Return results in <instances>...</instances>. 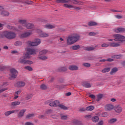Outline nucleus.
<instances>
[{
  "label": "nucleus",
  "mask_w": 125,
  "mask_h": 125,
  "mask_svg": "<svg viewBox=\"0 0 125 125\" xmlns=\"http://www.w3.org/2000/svg\"><path fill=\"white\" fill-rule=\"evenodd\" d=\"M80 35L79 34H74L68 37L66 39L67 44L72 45L75 42H77L80 40Z\"/></svg>",
  "instance_id": "nucleus-1"
},
{
  "label": "nucleus",
  "mask_w": 125,
  "mask_h": 125,
  "mask_svg": "<svg viewBox=\"0 0 125 125\" xmlns=\"http://www.w3.org/2000/svg\"><path fill=\"white\" fill-rule=\"evenodd\" d=\"M1 38H6L8 40H13L16 38V33L12 31H4L1 34Z\"/></svg>",
  "instance_id": "nucleus-2"
},
{
  "label": "nucleus",
  "mask_w": 125,
  "mask_h": 125,
  "mask_svg": "<svg viewBox=\"0 0 125 125\" xmlns=\"http://www.w3.org/2000/svg\"><path fill=\"white\" fill-rule=\"evenodd\" d=\"M114 38L113 41L115 42H120V43H125V36L121 34H114L113 35Z\"/></svg>",
  "instance_id": "nucleus-3"
},
{
  "label": "nucleus",
  "mask_w": 125,
  "mask_h": 125,
  "mask_svg": "<svg viewBox=\"0 0 125 125\" xmlns=\"http://www.w3.org/2000/svg\"><path fill=\"white\" fill-rule=\"evenodd\" d=\"M41 39H36L34 41H28L26 42V44L28 46H38L39 44H41Z\"/></svg>",
  "instance_id": "nucleus-4"
},
{
  "label": "nucleus",
  "mask_w": 125,
  "mask_h": 125,
  "mask_svg": "<svg viewBox=\"0 0 125 125\" xmlns=\"http://www.w3.org/2000/svg\"><path fill=\"white\" fill-rule=\"evenodd\" d=\"M26 50L30 55H35L38 51V49L34 48H27Z\"/></svg>",
  "instance_id": "nucleus-5"
},
{
  "label": "nucleus",
  "mask_w": 125,
  "mask_h": 125,
  "mask_svg": "<svg viewBox=\"0 0 125 125\" xmlns=\"http://www.w3.org/2000/svg\"><path fill=\"white\" fill-rule=\"evenodd\" d=\"M11 77L13 79H15L18 75V71L14 68H12L10 69Z\"/></svg>",
  "instance_id": "nucleus-6"
},
{
  "label": "nucleus",
  "mask_w": 125,
  "mask_h": 125,
  "mask_svg": "<svg viewBox=\"0 0 125 125\" xmlns=\"http://www.w3.org/2000/svg\"><path fill=\"white\" fill-rule=\"evenodd\" d=\"M36 32L39 34L41 38H47V37H48V34L42 32L40 29H37Z\"/></svg>",
  "instance_id": "nucleus-7"
},
{
  "label": "nucleus",
  "mask_w": 125,
  "mask_h": 125,
  "mask_svg": "<svg viewBox=\"0 0 125 125\" xmlns=\"http://www.w3.org/2000/svg\"><path fill=\"white\" fill-rule=\"evenodd\" d=\"M114 109L116 113L120 114L122 113V111H123V107H122L121 105H115L114 107Z\"/></svg>",
  "instance_id": "nucleus-8"
},
{
  "label": "nucleus",
  "mask_w": 125,
  "mask_h": 125,
  "mask_svg": "<svg viewBox=\"0 0 125 125\" xmlns=\"http://www.w3.org/2000/svg\"><path fill=\"white\" fill-rule=\"evenodd\" d=\"M3 8L2 6H0V15H3V16H8L9 13L6 11H2Z\"/></svg>",
  "instance_id": "nucleus-9"
},
{
  "label": "nucleus",
  "mask_w": 125,
  "mask_h": 125,
  "mask_svg": "<svg viewBox=\"0 0 125 125\" xmlns=\"http://www.w3.org/2000/svg\"><path fill=\"white\" fill-rule=\"evenodd\" d=\"M115 33L119 34V33H121L123 34V33L125 32V28L124 27H118L114 30Z\"/></svg>",
  "instance_id": "nucleus-10"
},
{
  "label": "nucleus",
  "mask_w": 125,
  "mask_h": 125,
  "mask_svg": "<svg viewBox=\"0 0 125 125\" xmlns=\"http://www.w3.org/2000/svg\"><path fill=\"white\" fill-rule=\"evenodd\" d=\"M31 35H32L31 32H25L21 34L20 37L21 39H23V38H28V37H29Z\"/></svg>",
  "instance_id": "nucleus-11"
},
{
  "label": "nucleus",
  "mask_w": 125,
  "mask_h": 125,
  "mask_svg": "<svg viewBox=\"0 0 125 125\" xmlns=\"http://www.w3.org/2000/svg\"><path fill=\"white\" fill-rule=\"evenodd\" d=\"M109 46L111 47H119V46H121V42H110L109 43Z\"/></svg>",
  "instance_id": "nucleus-12"
},
{
  "label": "nucleus",
  "mask_w": 125,
  "mask_h": 125,
  "mask_svg": "<svg viewBox=\"0 0 125 125\" xmlns=\"http://www.w3.org/2000/svg\"><path fill=\"white\" fill-rule=\"evenodd\" d=\"M26 109H21V110H20L18 114V117L19 119H21V118H22V117L24 116V114H25V112H26Z\"/></svg>",
  "instance_id": "nucleus-13"
},
{
  "label": "nucleus",
  "mask_w": 125,
  "mask_h": 125,
  "mask_svg": "<svg viewBox=\"0 0 125 125\" xmlns=\"http://www.w3.org/2000/svg\"><path fill=\"white\" fill-rule=\"evenodd\" d=\"M68 69L70 71H77L79 69V67L77 65H71L68 66Z\"/></svg>",
  "instance_id": "nucleus-14"
},
{
  "label": "nucleus",
  "mask_w": 125,
  "mask_h": 125,
  "mask_svg": "<svg viewBox=\"0 0 125 125\" xmlns=\"http://www.w3.org/2000/svg\"><path fill=\"white\" fill-rule=\"evenodd\" d=\"M17 85L18 87H23L26 85V83L23 81H19L17 82Z\"/></svg>",
  "instance_id": "nucleus-15"
},
{
  "label": "nucleus",
  "mask_w": 125,
  "mask_h": 125,
  "mask_svg": "<svg viewBox=\"0 0 125 125\" xmlns=\"http://www.w3.org/2000/svg\"><path fill=\"white\" fill-rule=\"evenodd\" d=\"M114 107L112 104H107L105 106V109L106 111H111V110H113Z\"/></svg>",
  "instance_id": "nucleus-16"
},
{
  "label": "nucleus",
  "mask_w": 125,
  "mask_h": 125,
  "mask_svg": "<svg viewBox=\"0 0 125 125\" xmlns=\"http://www.w3.org/2000/svg\"><path fill=\"white\" fill-rule=\"evenodd\" d=\"M82 85L86 88H89V87H91V84L86 82H83L82 83Z\"/></svg>",
  "instance_id": "nucleus-17"
},
{
  "label": "nucleus",
  "mask_w": 125,
  "mask_h": 125,
  "mask_svg": "<svg viewBox=\"0 0 125 125\" xmlns=\"http://www.w3.org/2000/svg\"><path fill=\"white\" fill-rule=\"evenodd\" d=\"M98 45H95V46H90V47H86L85 48V50H87V51H91V50H94L96 47H97Z\"/></svg>",
  "instance_id": "nucleus-18"
},
{
  "label": "nucleus",
  "mask_w": 125,
  "mask_h": 125,
  "mask_svg": "<svg viewBox=\"0 0 125 125\" xmlns=\"http://www.w3.org/2000/svg\"><path fill=\"white\" fill-rule=\"evenodd\" d=\"M26 61H27V60H26V59L24 58V57H22L20 58L19 60V62L21 64H26Z\"/></svg>",
  "instance_id": "nucleus-19"
},
{
  "label": "nucleus",
  "mask_w": 125,
  "mask_h": 125,
  "mask_svg": "<svg viewBox=\"0 0 125 125\" xmlns=\"http://www.w3.org/2000/svg\"><path fill=\"white\" fill-rule=\"evenodd\" d=\"M72 125H83V123H82V122L77 120H74L72 121Z\"/></svg>",
  "instance_id": "nucleus-20"
},
{
  "label": "nucleus",
  "mask_w": 125,
  "mask_h": 125,
  "mask_svg": "<svg viewBox=\"0 0 125 125\" xmlns=\"http://www.w3.org/2000/svg\"><path fill=\"white\" fill-rule=\"evenodd\" d=\"M44 28H45V29H53L55 28V25L51 24H46L44 25Z\"/></svg>",
  "instance_id": "nucleus-21"
},
{
  "label": "nucleus",
  "mask_w": 125,
  "mask_h": 125,
  "mask_svg": "<svg viewBox=\"0 0 125 125\" xmlns=\"http://www.w3.org/2000/svg\"><path fill=\"white\" fill-rule=\"evenodd\" d=\"M21 103V102H20L15 101L11 103V105L13 107H15V106H18V105H20Z\"/></svg>",
  "instance_id": "nucleus-22"
},
{
  "label": "nucleus",
  "mask_w": 125,
  "mask_h": 125,
  "mask_svg": "<svg viewBox=\"0 0 125 125\" xmlns=\"http://www.w3.org/2000/svg\"><path fill=\"white\" fill-rule=\"evenodd\" d=\"M38 58L40 60H46V59H47V57L43 55H39Z\"/></svg>",
  "instance_id": "nucleus-23"
},
{
  "label": "nucleus",
  "mask_w": 125,
  "mask_h": 125,
  "mask_svg": "<svg viewBox=\"0 0 125 125\" xmlns=\"http://www.w3.org/2000/svg\"><path fill=\"white\" fill-rule=\"evenodd\" d=\"M25 27L27 29H33L34 28V24L30 23H26Z\"/></svg>",
  "instance_id": "nucleus-24"
},
{
  "label": "nucleus",
  "mask_w": 125,
  "mask_h": 125,
  "mask_svg": "<svg viewBox=\"0 0 125 125\" xmlns=\"http://www.w3.org/2000/svg\"><path fill=\"white\" fill-rule=\"evenodd\" d=\"M15 112V110H9L8 111H6L4 112L5 116H10V115H11V114H14V112Z\"/></svg>",
  "instance_id": "nucleus-25"
},
{
  "label": "nucleus",
  "mask_w": 125,
  "mask_h": 125,
  "mask_svg": "<svg viewBox=\"0 0 125 125\" xmlns=\"http://www.w3.org/2000/svg\"><path fill=\"white\" fill-rule=\"evenodd\" d=\"M111 70V68L110 67H106L105 68H104L102 71V73L103 74H105L106 73H108L110 72V70Z\"/></svg>",
  "instance_id": "nucleus-26"
},
{
  "label": "nucleus",
  "mask_w": 125,
  "mask_h": 125,
  "mask_svg": "<svg viewBox=\"0 0 125 125\" xmlns=\"http://www.w3.org/2000/svg\"><path fill=\"white\" fill-rule=\"evenodd\" d=\"M19 23H20V24H21V25H24V26H26V24H27V20H20L19 21Z\"/></svg>",
  "instance_id": "nucleus-27"
},
{
  "label": "nucleus",
  "mask_w": 125,
  "mask_h": 125,
  "mask_svg": "<svg viewBox=\"0 0 125 125\" xmlns=\"http://www.w3.org/2000/svg\"><path fill=\"white\" fill-rule=\"evenodd\" d=\"M22 3L24 4V5H30V4L33 3V1L30 0H23Z\"/></svg>",
  "instance_id": "nucleus-28"
},
{
  "label": "nucleus",
  "mask_w": 125,
  "mask_h": 125,
  "mask_svg": "<svg viewBox=\"0 0 125 125\" xmlns=\"http://www.w3.org/2000/svg\"><path fill=\"white\" fill-rule=\"evenodd\" d=\"M103 98V94H100L97 95L96 101L99 102V101H100V100H101V99H102Z\"/></svg>",
  "instance_id": "nucleus-29"
},
{
  "label": "nucleus",
  "mask_w": 125,
  "mask_h": 125,
  "mask_svg": "<svg viewBox=\"0 0 125 125\" xmlns=\"http://www.w3.org/2000/svg\"><path fill=\"white\" fill-rule=\"evenodd\" d=\"M67 70L68 69L66 67H61L58 69L59 72H66Z\"/></svg>",
  "instance_id": "nucleus-30"
},
{
  "label": "nucleus",
  "mask_w": 125,
  "mask_h": 125,
  "mask_svg": "<svg viewBox=\"0 0 125 125\" xmlns=\"http://www.w3.org/2000/svg\"><path fill=\"white\" fill-rule=\"evenodd\" d=\"M92 121L94 123H97L99 121V117L98 116H96L92 118Z\"/></svg>",
  "instance_id": "nucleus-31"
},
{
  "label": "nucleus",
  "mask_w": 125,
  "mask_h": 125,
  "mask_svg": "<svg viewBox=\"0 0 125 125\" xmlns=\"http://www.w3.org/2000/svg\"><path fill=\"white\" fill-rule=\"evenodd\" d=\"M61 119L62 120V121H66L67 119H68V116L67 115L61 114Z\"/></svg>",
  "instance_id": "nucleus-32"
},
{
  "label": "nucleus",
  "mask_w": 125,
  "mask_h": 125,
  "mask_svg": "<svg viewBox=\"0 0 125 125\" xmlns=\"http://www.w3.org/2000/svg\"><path fill=\"white\" fill-rule=\"evenodd\" d=\"M95 107L93 105H90L86 107V111H92L93 110H94Z\"/></svg>",
  "instance_id": "nucleus-33"
},
{
  "label": "nucleus",
  "mask_w": 125,
  "mask_h": 125,
  "mask_svg": "<svg viewBox=\"0 0 125 125\" xmlns=\"http://www.w3.org/2000/svg\"><path fill=\"white\" fill-rule=\"evenodd\" d=\"M48 52L47 50H43L39 52V55H45Z\"/></svg>",
  "instance_id": "nucleus-34"
},
{
  "label": "nucleus",
  "mask_w": 125,
  "mask_h": 125,
  "mask_svg": "<svg viewBox=\"0 0 125 125\" xmlns=\"http://www.w3.org/2000/svg\"><path fill=\"white\" fill-rule=\"evenodd\" d=\"M88 26H89V27H91V26H96V25H97V23L96 22L90 21L88 22Z\"/></svg>",
  "instance_id": "nucleus-35"
},
{
  "label": "nucleus",
  "mask_w": 125,
  "mask_h": 125,
  "mask_svg": "<svg viewBox=\"0 0 125 125\" xmlns=\"http://www.w3.org/2000/svg\"><path fill=\"white\" fill-rule=\"evenodd\" d=\"M118 71V68L117 67H114L112 68L111 71L110 72V75H113L114 73H116V72Z\"/></svg>",
  "instance_id": "nucleus-36"
},
{
  "label": "nucleus",
  "mask_w": 125,
  "mask_h": 125,
  "mask_svg": "<svg viewBox=\"0 0 125 125\" xmlns=\"http://www.w3.org/2000/svg\"><path fill=\"white\" fill-rule=\"evenodd\" d=\"M20 93H21V90L16 92L15 93L14 99H17V98H18V95H19V94H20Z\"/></svg>",
  "instance_id": "nucleus-37"
},
{
  "label": "nucleus",
  "mask_w": 125,
  "mask_h": 125,
  "mask_svg": "<svg viewBox=\"0 0 125 125\" xmlns=\"http://www.w3.org/2000/svg\"><path fill=\"white\" fill-rule=\"evenodd\" d=\"M72 48L73 50H78V49H79V48H81V46H80V45H75L74 46H73L72 47Z\"/></svg>",
  "instance_id": "nucleus-38"
},
{
  "label": "nucleus",
  "mask_w": 125,
  "mask_h": 125,
  "mask_svg": "<svg viewBox=\"0 0 125 125\" xmlns=\"http://www.w3.org/2000/svg\"><path fill=\"white\" fill-rule=\"evenodd\" d=\"M63 7H66V8H74V6L71 4H63Z\"/></svg>",
  "instance_id": "nucleus-39"
},
{
  "label": "nucleus",
  "mask_w": 125,
  "mask_h": 125,
  "mask_svg": "<svg viewBox=\"0 0 125 125\" xmlns=\"http://www.w3.org/2000/svg\"><path fill=\"white\" fill-rule=\"evenodd\" d=\"M70 1V0H58V2H61V3H68Z\"/></svg>",
  "instance_id": "nucleus-40"
},
{
  "label": "nucleus",
  "mask_w": 125,
  "mask_h": 125,
  "mask_svg": "<svg viewBox=\"0 0 125 125\" xmlns=\"http://www.w3.org/2000/svg\"><path fill=\"white\" fill-rule=\"evenodd\" d=\"M35 114L32 113V114H28L26 117V119L29 120V119H32V118H33V117H34Z\"/></svg>",
  "instance_id": "nucleus-41"
},
{
  "label": "nucleus",
  "mask_w": 125,
  "mask_h": 125,
  "mask_svg": "<svg viewBox=\"0 0 125 125\" xmlns=\"http://www.w3.org/2000/svg\"><path fill=\"white\" fill-rule=\"evenodd\" d=\"M23 58L25 59H29L31 58V55L29 53H27L25 54L24 56H23Z\"/></svg>",
  "instance_id": "nucleus-42"
},
{
  "label": "nucleus",
  "mask_w": 125,
  "mask_h": 125,
  "mask_svg": "<svg viewBox=\"0 0 125 125\" xmlns=\"http://www.w3.org/2000/svg\"><path fill=\"white\" fill-rule=\"evenodd\" d=\"M59 107L62 109V110H68V107L63 104H60Z\"/></svg>",
  "instance_id": "nucleus-43"
},
{
  "label": "nucleus",
  "mask_w": 125,
  "mask_h": 125,
  "mask_svg": "<svg viewBox=\"0 0 125 125\" xmlns=\"http://www.w3.org/2000/svg\"><path fill=\"white\" fill-rule=\"evenodd\" d=\"M54 103L55 104V107L59 106L60 105V102L59 100L54 101Z\"/></svg>",
  "instance_id": "nucleus-44"
},
{
  "label": "nucleus",
  "mask_w": 125,
  "mask_h": 125,
  "mask_svg": "<svg viewBox=\"0 0 125 125\" xmlns=\"http://www.w3.org/2000/svg\"><path fill=\"white\" fill-rule=\"evenodd\" d=\"M7 85V82H4L0 84V89H1L2 87H4V86H6Z\"/></svg>",
  "instance_id": "nucleus-45"
},
{
  "label": "nucleus",
  "mask_w": 125,
  "mask_h": 125,
  "mask_svg": "<svg viewBox=\"0 0 125 125\" xmlns=\"http://www.w3.org/2000/svg\"><path fill=\"white\" fill-rule=\"evenodd\" d=\"M40 88L41 89H42L43 90H45V89H46V88H47V87L46 86V85L44 84H42L41 86H40Z\"/></svg>",
  "instance_id": "nucleus-46"
},
{
  "label": "nucleus",
  "mask_w": 125,
  "mask_h": 125,
  "mask_svg": "<svg viewBox=\"0 0 125 125\" xmlns=\"http://www.w3.org/2000/svg\"><path fill=\"white\" fill-rule=\"evenodd\" d=\"M15 45L16 46H20V45H22V42L21 41H17L15 43Z\"/></svg>",
  "instance_id": "nucleus-47"
},
{
  "label": "nucleus",
  "mask_w": 125,
  "mask_h": 125,
  "mask_svg": "<svg viewBox=\"0 0 125 125\" xmlns=\"http://www.w3.org/2000/svg\"><path fill=\"white\" fill-rule=\"evenodd\" d=\"M123 56V55H117L112 56V58H115L116 59H120L121 57Z\"/></svg>",
  "instance_id": "nucleus-48"
},
{
  "label": "nucleus",
  "mask_w": 125,
  "mask_h": 125,
  "mask_svg": "<svg viewBox=\"0 0 125 125\" xmlns=\"http://www.w3.org/2000/svg\"><path fill=\"white\" fill-rule=\"evenodd\" d=\"M117 122V119L116 118H112L110 119L109 121L110 124H114V123H116Z\"/></svg>",
  "instance_id": "nucleus-49"
},
{
  "label": "nucleus",
  "mask_w": 125,
  "mask_h": 125,
  "mask_svg": "<svg viewBox=\"0 0 125 125\" xmlns=\"http://www.w3.org/2000/svg\"><path fill=\"white\" fill-rule=\"evenodd\" d=\"M69 1H70V2H72V3H74V4H79V1L76 0H69Z\"/></svg>",
  "instance_id": "nucleus-50"
},
{
  "label": "nucleus",
  "mask_w": 125,
  "mask_h": 125,
  "mask_svg": "<svg viewBox=\"0 0 125 125\" xmlns=\"http://www.w3.org/2000/svg\"><path fill=\"white\" fill-rule=\"evenodd\" d=\"M83 66H84V67H86L87 68H89V67H90V63H83Z\"/></svg>",
  "instance_id": "nucleus-51"
},
{
  "label": "nucleus",
  "mask_w": 125,
  "mask_h": 125,
  "mask_svg": "<svg viewBox=\"0 0 125 125\" xmlns=\"http://www.w3.org/2000/svg\"><path fill=\"white\" fill-rule=\"evenodd\" d=\"M51 113H52V110L48 109L45 111V115H49V114H51Z\"/></svg>",
  "instance_id": "nucleus-52"
},
{
  "label": "nucleus",
  "mask_w": 125,
  "mask_h": 125,
  "mask_svg": "<svg viewBox=\"0 0 125 125\" xmlns=\"http://www.w3.org/2000/svg\"><path fill=\"white\" fill-rule=\"evenodd\" d=\"M24 69H25V70H28V71H32L33 70V68L29 66H25Z\"/></svg>",
  "instance_id": "nucleus-53"
},
{
  "label": "nucleus",
  "mask_w": 125,
  "mask_h": 125,
  "mask_svg": "<svg viewBox=\"0 0 125 125\" xmlns=\"http://www.w3.org/2000/svg\"><path fill=\"white\" fill-rule=\"evenodd\" d=\"M108 46H110V43H103L102 44V47H108Z\"/></svg>",
  "instance_id": "nucleus-54"
},
{
  "label": "nucleus",
  "mask_w": 125,
  "mask_h": 125,
  "mask_svg": "<svg viewBox=\"0 0 125 125\" xmlns=\"http://www.w3.org/2000/svg\"><path fill=\"white\" fill-rule=\"evenodd\" d=\"M98 33L95 32L89 33V36H96V35H98Z\"/></svg>",
  "instance_id": "nucleus-55"
},
{
  "label": "nucleus",
  "mask_w": 125,
  "mask_h": 125,
  "mask_svg": "<svg viewBox=\"0 0 125 125\" xmlns=\"http://www.w3.org/2000/svg\"><path fill=\"white\" fill-rule=\"evenodd\" d=\"M25 27H26V26L22 24V25H19L18 28L20 29V30H24Z\"/></svg>",
  "instance_id": "nucleus-56"
},
{
  "label": "nucleus",
  "mask_w": 125,
  "mask_h": 125,
  "mask_svg": "<svg viewBox=\"0 0 125 125\" xmlns=\"http://www.w3.org/2000/svg\"><path fill=\"white\" fill-rule=\"evenodd\" d=\"M33 61H29V60H26V62H25V64H28V65H32L33 64Z\"/></svg>",
  "instance_id": "nucleus-57"
},
{
  "label": "nucleus",
  "mask_w": 125,
  "mask_h": 125,
  "mask_svg": "<svg viewBox=\"0 0 125 125\" xmlns=\"http://www.w3.org/2000/svg\"><path fill=\"white\" fill-rule=\"evenodd\" d=\"M65 86H66V85L62 84L58 85V87H59L60 89H62V88H64Z\"/></svg>",
  "instance_id": "nucleus-58"
},
{
  "label": "nucleus",
  "mask_w": 125,
  "mask_h": 125,
  "mask_svg": "<svg viewBox=\"0 0 125 125\" xmlns=\"http://www.w3.org/2000/svg\"><path fill=\"white\" fill-rule=\"evenodd\" d=\"M49 105L50 106V107H55V104H54V101L50 102Z\"/></svg>",
  "instance_id": "nucleus-59"
},
{
  "label": "nucleus",
  "mask_w": 125,
  "mask_h": 125,
  "mask_svg": "<svg viewBox=\"0 0 125 125\" xmlns=\"http://www.w3.org/2000/svg\"><path fill=\"white\" fill-rule=\"evenodd\" d=\"M7 88H4L0 89V93H1V92H3V91H5V90H7Z\"/></svg>",
  "instance_id": "nucleus-60"
},
{
  "label": "nucleus",
  "mask_w": 125,
  "mask_h": 125,
  "mask_svg": "<svg viewBox=\"0 0 125 125\" xmlns=\"http://www.w3.org/2000/svg\"><path fill=\"white\" fill-rule=\"evenodd\" d=\"M102 116H103V117L106 118V117H108V113L104 112L103 113Z\"/></svg>",
  "instance_id": "nucleus-61"
},
{
  "label": "nucleus",
  "mask_w": 125,
  "mask_h": 125,
  "mask_svg": "<svg viewBox=\"0 0 125 125\" xmlns=\"http://www.w3.org/2000/svg\"><path fill=\"white\" fill-rule=\"evenodd\" d=\"M38 118L39 119H44V118H45V114L44 115H39L38 116Z\"/></svg>",
  "instance_id": "nucleus-62"
},
{
  "label": "nucleus",
  "mask_w": 125,
  "mask_h": 125,
  "mask_svg": "<svg viewBox=\"0 0 125 125\" xmlns=\"http://www.w3.org/2000/svg\"><path fill=\"white\" fill-rule=\"evenodd\" d=\"M89 97H90V98H92V99H95V95L93 94L89 95Z\"/></svg>",
  "instance_id": "nucleus-63"
},
{
  "label": "nucleus",
  "mask_w": 125,
  "mask_h": 125,
  "mask_svg": "<svg viewBox=\"0 0 125 125\" xmlns=\"http://www.w3.org/2000/svg\"><path fill=\"white\" fill-rule=\"evenodd\" d=\"M24 125H34V124L31 122H26L24 124Z\"/></svg>",
  "instance_id": "nucleus-64"
}]
</instances>
